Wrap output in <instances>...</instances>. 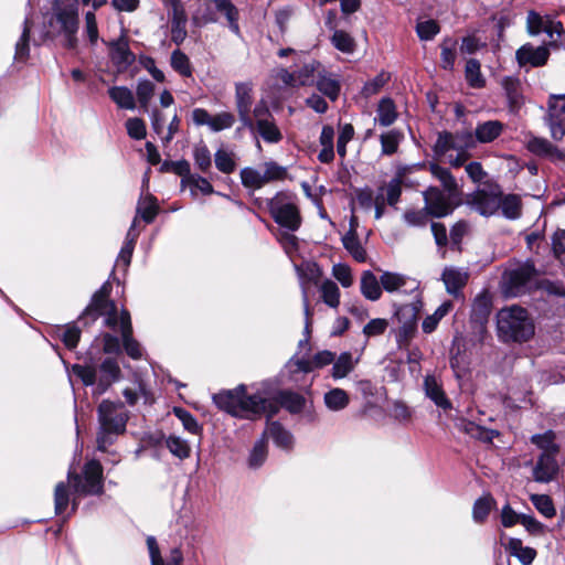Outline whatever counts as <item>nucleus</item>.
<instances>
[{
  "label": "nucleus",
  "instance_id": "37",
  "mask_svg": "<svg viewBox=\"0 0 565 565\" xmlns=\"http://www.w3.org/2000/svg\"><path fill=\"white\" fill-rule=\"evenodd\" d=\"M278 402L291 414H299L306 406V398L301 394L288 390L279 392Z\"/></svg>",
  "mask_w": 565,
  "mask_h": 565
},
{
  "label": "nucleus",
  "instance_id": "41",
  "mask_svg": "<svg viewBox=\"0 0 565 565\" xmlns=\"http://www.w3.org/2000/svg\"><path fill=\"white\" fill-rule=\"evenodd\" d=\"M111 57L120 65H130L135 61V55L131 53L128 41L120 38L111 43Z\"/></svg>",
  "mask_w": 565,
  "mask_h": 565
},
{
  "label": "nucleus",
  "instance_id": "49",
  "mask_svg": "<svg viewBox=\"0 0 565 565\" xmlns=\"http://www.w3.org/2000/svg\"><path fill=\"white\" fill-rule=\"evenodd\" d=\"M531 441L542 449V452H548V455H557L558 452V446L555 444V433L553 430L533 435Z\"/></svg>",
  "mask_w": 565,
  "mask_h": 565
},
{
  "label": "nucleus",
  "instance_id": "54",
  "mask_svg": "<svg viewBox=\"0 0 565 565\" xmlns=\"http://www.w3.org/2000/svg\"><path fill=\"white\" fill-rule=\"evenodd\" d=\"M530 500L534 508L545 518L551 519L556 514L553 500L547 494H531Z\"/></svg>",
  "mask_w": 565,
  "mask_h": 565
},
{
  "label": "nucleus",
  "instance_id": "62",
  "mask_svg": "<svg viewBox=\"0 0 565 565\" xmlns=\"http://www.w3.org/2000/svg\"><path fill=\"white\" fill-rule=\"evenodd\" d=\"M56 332L58 338L63 341L66 348H76L81 338V330L75 324L72 323L65 327H61L57 329Z\"/></svg>",
  "mask_w": 565,
  "mask_h": 565
},
{
  "label": "nucleus",
  "instance_id": "48",
  "mask_svg": "<svg viewBox=\"0 0 565 565\" xmlns=\"http://www.w3.org/2000/svg\"><path fill=\"white\" fill-rule=\"evenodd\" d=\"M500 209L507 218L515 220L521 215V200L515 194H500Z\"/></svg>",
  "mask_w": 565,
  "mask_h": 565
},
{
  "label": "nucleus",
  "instance_id": "13",
  "mask_svg": "<svg viewBox=\"0 0 565 565\" xmlns=\"http://www.w3.org/2000/svg\"><path fill=\"white\" fill-rule=\"evenodd\" d=\"M547 106L551 136L555 140H561L565 136V94L551 95Z\"/></svg>",
  "mask_w": 565,
  "mask_h": 565
},
{
  "label": "nucleus",
  "instance_id": "27",
  "mask_svg": "<svg viewBox=\"0 0 565 565\" xmlns=\"http://www.w3.org/2000/svg\"><path fill=\"white\" fill-rule=\"evenodd\" d=\"M359 360L353 358L351 352H342L337 359L334 358L331 376L334 380L347 377L355 367Z\"/></svg>",
  "mask_w": 565,
  "mask_h": 565
},
{
  "label": "nucleus",
  "instance_id": "17",
  "mask_svg": "<svg viewBox=\"0 0 565 565\" xmlns=\"http://www.w3.org/2000/svg\"><path fill=\"white\" fill-rule=\"evenodd\" d=\"M333 361L334 353L329 350H324L316 353L311 360L294 358L290 359L289 362L286 364V370H288V372L292 375H296L298 373L307 374L312 372L315 369H320L326 365H329L333 363Z\"/></svg>",
  "mask_w": 565,
  "mask_h": 565
},
{
  "label": "nucleus",
  "instance_id": "39",
  "mask_svg": "<svg viewBox=\"0 0 565 565\" xmlns=\"http://www.w3.org/2000/svg\"><path fill=\"white\" fill-rule=\"evenodd\" d=\"M30 32L31 25L29 19L24 20L23 30L15 43L14 61L18 63H25L30 55Z\"/></svg>",
  "mask_w": 565,
  "mask_h": 565
},
{
  "label": "nucleus",
  "instance_id": "40",
  "mask_svg": "<svg viewBox=\"0 0 565 565\" xmlns=\"http://www.w3.org/2000/svg\"><path fill=\"white\" fill-rule=\"evenodd\" d=\"M255 131L267 143H278L282 139V134L276 125L275 119L256 124Z\"/></svg>",
  "mask_w": 565,
  "mask_h": 565
},
{
  "label": "nucleus",
  "instance_id": "59",
  "mask_svg": "<svg viewBox=\"0 0 565 565\" xmlns=\"http://www.w3.org/2000/svg\"><path fill=\"white\" fill-rule=\"evenodd\" d=\"M173 414L182 423V426L186 431L193 435H198L201 433L202 427L199 425L198 420L190 412L181 407H174Z\"/></svg>",
  "mask_w": 565,
  "mask_h": 565
},
{
  "label": "nucleus",
  "instance_id": "9",
  "mask_svg": "<svg viewBox=\"0 0 565 565\" xmlns=\"http://www.w3.org/2000/svg\"><path fill=\"white\" fill-rule=\"evenodd\" d=\"M536 275L531 262L520 263L508 268L502 278L503 291L507 296L516 297L525 292Z\"/></svg>",
  "mask_w": 565,
  "mask_h": 565
},
{
  "label": "nucleus",
  "instance_id": "55",
  "mask_svg": "<svg viewBox=\"0 0 565 565\" xmlns=\"http://www.w3.org/2000/svg\"><path fill=\"white\" fill-rule=\"evenodd\" d=\"M331 43L337 50L345 54H351L355 50L354 39L349 33L342 30L334 31L331 38Z\"/></svg>",
  "mask_w": 565,
  "mask_h": 565
},
{
  "label": "nucleus",
  "instance_id": "34",
  "mask_svg": "<svg viewBox=\"0 0 565 565\" xmlns=\"http://www.w3.org/2000/svg\"><path fill=\"white\" fill-rule=\"evenodd\" d=\"M158 211L157 199L151 194H147L139 199L135 217H140L149 224L154 221Z\"/></svg>",
  "mask_w": 565,
  "mask_h": 565
},
{
  "label": "nucleus",
  "instance_id": "14",
  "mask_svg": "<svg viewBox=\"0 0 565 565\" xmlns=\"http://www.w3.org/2000/svg\"><path fill=\"white\" fill-rule=\"evenodd\" d=\"M170 19L171 40L180 45L186 38L188 17L180 0H164Z\"/></svg>",
  "mask_w": 565,
  "mask_h": 565
},
{
  "label": "nucleus",
  "instance_id": "36",
  "mask_svg": "<svg viewBox=\"0 0 565 565\" xmlns=\"http://www.w3.org/2000/svg\"><path fill=\"white\" fill-rule=\"evenodd\" d=\"M501 85L505 92L510 108L512 110L518 109L522 102L520 79L512 76H505L502 78Z\"/></svg>",
  "mask_w": 565,
  "mask_h": 565
},
{
  "label": "nucleus",
  "instance_id": "11",
  "mask_svg": "<svg viewBox=\"0 0 565 565\" xmlns=\"http://www.w3.org/2000/svg\"><path fill=\"white\" fill-rule=\"evenodd\" d=\"M423 194L425 209L430 216L444 217L452 213L455 209L452 199L456 195H450L437 186H429Z\"/></svg>",
  "mask_w": 565,
  "mask_h": 565
},
{
  "label": "nucleus",
  "instance_id": "3",
  "mask_svg": "<svg viewBox=\"0 0 565 565\" xmlns=\"http://www.w3.org/2000/svg\"><path fill=\"white\" fill-rule=\"evenodd\" d=\"M98 431L96 437L97 449L106 451L116 438L126 430L129 414L124 404L104 399L97 407Z\"/></svg>",
  "mask_w": 565,
  "mask_h": 565
},
{
  "label": "nucleus",
  "instance_id": "33",
  "mask_svg": "<svg viewBox=\"0 0 565 565\" xmlns=\"http://www.w3.org/2000/svg\"><path fill=\"white\" fill-rule=\"evenodd\" d=\"M316 85L318 90L330 100L334 102L338 99L341 90V84L334 75L319 74Z\"/></svg>",
  "mask_w": 565,
  "mask_h": 565
},
{
  "label": "nucleus",
  "instance_id": "42",
  "mask_svg": "<svg viewBox=\"0 0 565 565\" xmlns=\"http://www.w3.org/2000/svg\"><path fill=\"white\" fill-rule=\"evenodd\" d=\"M495 500L489 493L480 497L473 503L472 519L477 523H482L487 520L490 511L494 508Z\"/></svg>",
  "mask_w": 565,
  "mask_h": 565
},
{
  "label": "nucleus",
  "instance_id": "53",
  "mask_svg": "<svg viewBox=\"0 0 565 565\" xmlns=\"http://www.w3.org/2000/svg\"><path fill=\"white\" fill-rule=\"evenodd\" d=\"M403 139V134L396 129H392L380 137L382 153L391 156L398 149V145Z\"/></svg>",
  "mask_w": 565,
  "mask_h": 565
},
{
  "label": "nucleus",
  "instance_id": "4",
  "mask_svg": "<svg viewBox=\"0 0 565 565\" xmlns=\"http://www.w3.org/2000/svg\"><path fill=\"white\" fill-rule=\"evenodd\" d=\"M497 330L504 342H524L534 334V323L524 308L514 305L499 310Z\"/></svg>",
  "mask_w": 565,
  "mask_h": 565
},
{
  "label": "nucleus",
  "instance_id": "15",
  "mask_svg": "<svg viewBox=\"0 0 565 565\" xmlns=\"http://www.w3.org/2000/svg\"><path fill=\"white\" fill-rule=\"evenodd\" d=\"M319 65L318 62L311 61L297 71L289 72L286 68H280L277 77L288 87L310 86L315 83V74Z\"/></svg>",
  "mask_w": 565,
  "mask_h": 565
},
{
  "label": "nucleus",
  "instance_id": "58",
  "mask_svg": "<svg viewBox=\"0 0 565 565\" xmlns=\"http://www.w3.org/2000/svg\"><path fill=\"white\" fill-rule=\"evenodd\" d=\"M171 67L181 76H192V66L189 57L180 50H174L171 54Z\"/></svg>",
  "mask_w": 565,
  "mask_h": 565
},
{
  "label": "nucleus",
  "instance_id": "18",
  "mask_svg": "<svg viewBox=\"0 0 565 565\" xmlns=\"http://www.w3.org/2000/svg\"><path fill=\"white\" fill-rule=\"evenodd\" d=\"M470 202L481 215L490 216L500 210V192L497 189H481L472 194Z\"/></svg>",
  "mask_w": 565,
  "mask_h": 565
},
{
  "label": "nucleus",
  "instance_id": "25",
  "mask_svg": "<svg viewBox=\"0 0 565 565\" xmlns=\"http://www.w3.org/2000/svg\"><path fill=\"white\" fill-rule=\"evenodd\" d=\"M360 289L364 298L376 301L382 296L383 287L380 279L371 270H364L361 276Z\"/></svg>",
  "mask_w": 565,
  "mask_h": 565
},
{
  "label": "nucleus",
  "instance_id": "12",
  "mask_svg": "<svg viewBox=\"0 0 565 565\" xmlns=\"http://www.w3.org/2000/svg\"><path fill=\"white\" fill-rule=\"evenodd\" d=\"M409 303L399 305L395 308L394 317L401 324V333L408 335L415 330L417 318L423 309L422 292L412 294Z\"/></svg>",
  "mask_w": 565,
  "mask_h": 565
},
{
  "label": "nucleus",
  "instance_id": "24",
  "mask_svg": "<svg viewBox=\"0 0 565 565\" xmlns=\"http://www.w3.org/2000/svg\"><path fill=\"white\" fill-rule=\"evenodd\" d=\"M122 395L130 406H135L139 399H142L145 404H151L153 402L150 388L139 376L135 377L132 386L124 388Z\"/></svg>",
  "mask_w": 565,
  "mask_h": 565
},
{
  "label": "nucleus",
  "instance_id": "30",
  "mask_svg": "<svg viewBox=\"0 0 565 565\" xmlns=\"http://www.w3.org/2000/svg\"><path fill=\"white\" fill-rule=\"evenodd\" d=\"M507 551L523 565H530L536 557V551L530 546H523L522 541L516 537L509 540Z\"/></svg>",
  "mask_w": 565,
  "mask_h": 565
},
{
  "label": "nucleus",
  "instance_id": "56",
  "mask_svg": "<svg viewBox=\"0 0 565 565\" xmlns=\"http://www.w3.org/2000/svg\"><path fill=\"white\" fill-rule=\"evenodd\" d=\"M193 159L195 166L202 171L207 172L212 166L211 152L204 142H199L193 148Z\"/></svg>",
  "mask_w": 565,
  "mask_h": 565
},
{
  "label": "nucleus",
  "instance_id": "2",
  "mask_svg": "<svg viewBox=\"0 0 565 565\" xmlns=\"http://www.w3.org/2000/svg\"><path fill=\"white\" fill-rule=\"evenodd\" d=\"M46 36L63 35V44L67 49L77 46L78 1L63 0L57 2L44 18Z\"/></svg>",
  "mask_w": 565,
  "mask_h": 565
},
{
  "label": "nucleus",
  "instance_id": "45",
  "mask_svg": "<svg viewBox=\"0 0 565 565\" xmlns=\"http://www.w3.org/2000/svg\"><path fill=\"white\" fill-rule=\"evenodd\" d=\"M166 447L168 450L173 455L174 457L179 458L180 460L186 459L190 457L191 454V447L189 443L177 436V435H169L164 440Z\"/></svg>",
  "mask_w": 565,
  "mask_h": 565
},
{
  "label": "nucleus",
  "instance_id": "51",
  "mask_svg": "<svg viewBox=\"0 0 565 565\" xmlns=\"http://www.w3.org/2000/svg\"><path fill=\"white\" fill-rule=\"evenodd\" d=\"M321 298L330 308H338L340 305V290L338 285L327 279L320 286Z\"/></svg>",
  "mask_w": 565,
  "mask_h": 565
},
{
  "label": "nucleus",
  "instance_id": "35",
  "mask_svg": "<svg viewBox=\"0 0 565 565\" xmlns=\"http://www.w3.org/2000/svg\"><path fill=\"white\" fill-rule=\"evenodd\" d=\"M429 170L433 177L436 178L441 183L446 192H448L450 195H458L457 181L448 169L437 163H430Z\"/></svg>",
  "mask_w": 565,
  "mask_h": 565
},
{
  "label": "nucleus",
  "instance_id": "19",
  "mask_svg": "<svg viewBox=\"0 0 565 565\" xmlns=\"http://www.w3.org/2000/svg\"><path fill=\"white\" fill-rule=\"evenodd\" d=\"M548 56L550 52L545 46L541 45L535 47L530 43L522 45L515 53L520 66H542L546 63Z\"/></svg>",
  "mask_w": 565,
  "mask_h": 565
},
{
  "label": "nucleus",
  "instance_id": "32",
  "mask_svg": "<svg viewBox=\"0 0 565 565\" xmlns=\"http://www.w3.org/2000/svg\"><path fill=\"white\" fill-rule=\"evenodd\" d=\"M527 149L536 156L548 157L552 159L562 158V152L554 147L547 139L533 137L527 141Z\"/></svg>",
  "mask_w": 565,
  "mask_h": 565
},
{
  "label": "nucleus",
  "instance_id": "6",
  "mask_svg": "<svg viewBox=\"0 0 565 565\" xmlns=\"http://www.w3.org/2000/svg\"><path fill=\"white\" fill-rule=\"evenodd\" d=\"M110 289V284L105 282L99 290L94 294L90 303L85 309L81 319L87 323L88 320L93 322L98 317H104V324L106 327L121 333V319L124 318V313L128 311L122 309L118 312L115 302L108 299Z\"/></svg>",
  "mask_w": 565,
  "mask_h": 565
},
{
  "label": "nucleus",
  "instance_id": "5",
  "mask_svg": "<svg viewBox=\"0 0 565 565\" xmlns=\"http://www.w3.org/2000/svg\"><path fill=\"white\" fill-rule=\"evenodd\" d=\"M72 370L84 385H95V393L98 395L105 393L121 375L119 364L114 358H106L98 367L93 364H74Z\"/></svg>",
  "mask_w": 565,
  "mask_h": 565
},
{
  "label": "nucleus",
  "instance_id": "22",
  "mask_svg": "<svg viewBox=\"0 0 565 565\" xmlns=\"http://www.w3.org/2000/svg\"><path fill=\"white\" fill-rule=\"evenodd\" d=\"M121 340L122 348L127 355L132 360H141L143 356V349L141 344L132 337V326L130 313L125 312L121 319Z\"/></svg>",
  "mask_w": 565,
  "mask_h": 565
},
{
  "label": "nucleus",
  "instance_id": "10",
  "mask_svg": "<svg viewBox=\"0 0 565 565\" xmlns=\"http://www.w3.org/2000/svg\"><path fill=\"white\" fill-rule=\"evenodd\" d=\"M527 31L531 35L545 33L550 45H557V42L564 33L563 24L550 17H542L535 11H530L526 18Z\"/></svg>",
  "mask_w": 565,
  "mask_h": 565
},
{
  "label": "nucleus",
  "instance_id": "57",
  "mask_svg": "<svg viewBox=\"0 0 565 565\" xmlns=\"http://www.w3.org/2000/svg\"><path fill=\"white\" fill-rule=\"evenodd\" d=\"M441 54V67L447 71H451L456 61V41L452 39H445L440 44Z\"/></svg>",
  "mask_w": 565,
  "mask_h": 565
},
{
  "label": "nucleus",
  "instance_id": "16",
  "mask_svg": "<svg viewBox=\"0 0 565 565\" xmlns=\"http://www.w3.org/2000/svg\"><path fill=\"white\" fill-rule=\"evenodd\" d=\"M381 285L386 292H401L412 295L419 290V281L393 271H383L380 277Z\"/></svg>",
  "mask_w": 565,
  "mask_h": 565
},
{
  "label": "nucleus",
  "instance_id": "21",
  "mask_svg": "<svg viewBox=\"0 0 565 565\" xmlns=\"http://www.w3.org/2000/svg\"><path fill=\"white\" fill-rule=\"evenodd\" d=\"M425 396L429 398L437 407L443 411L452 408V404L447 397L443 384L434 375H426L424 379Z\"/></svg>",
  "mask_w": 565,
  "mask_h": 565
},
{
  "label": "nucleus",
  "instance_id": "64",
  "mask_svg": "<svg viewBox=\"0 0 565 565\" xmlns=\"http://www.w3.org/2000/svg\"><path fill=\"white\" fill-rule=\"evenodd\" d=\"M242 184L246 188L260 189L266 184L263 173L253 168H244L241 170Z\"/></svg>",
  "mask_w": 565,
  "mask_h": 565
},
{
  "label": "nucleus",
  "instance_id": "43",
  "mask_svg": "<svg viewBox=\"0 0 565 565\" xmlns=\"http://www.w3.org/2000/svg\"><path fill=\"white\" fill-rule=\"evenodd\" d=\"M154 89H156L154 84L147 78H140L137 83V87H136L137 100L140 105V108L146 113L149 111V104L154 95Z\"/></svg>",
  "mask_w": 565,
  "mask_h": 565
},
{
  "label": "nucleus",
  "instance_id": "31",
  "mask_svg": "<svg viewBox=\"0 0 565 565\" xmlns=\"http://www.w3.org/2000/svg\"><path fill=\"white\" fill-rule=\"evenodd\" d=\"M503 130V124L498 120H489L476 127V139L478 142L488 143L497 139Z\"/></svg>",
  "mask_w": 565,
  "mask_h": 565
},
{
  "label": "nucleus",
  "instance_id": "60",
  "mask_svg": "<svg viewBox=\"0 0 565 565\" xmlns=\"http://www.w3.org/2000/svg\"><path fill=\"white\" fill-rule=\"evenodd\" d=\"M267 454V441L265 440V438L262 437L255 443L250 451L248 458L249 467L254 469L259 468L265 462Z\"/></svg>",
  "mask_w": 565,
  "mask_h": 565
},
{
  "label": "nucleus",
  "instance_id": "44",
  "mask_svg": "<svg viewBox=\"0 0 565 565\" xmlns=\"http://www.w3.org/2000/svg\"><path fill=\"white\" fill-rule=\"evenodd\" d=\"M342 243H343L344 248L352 255V257L355 260H358L360 263L365 262L366 252L363 248V246L361 245V243L356 236L355 230L349 231L342 237Z\"/></svg>",
  "mask_w": 565,
  "mask_h": 565
},
{
  "label": "nucleus",
  "instance_id": "38",
  "mask_svg": "<svg viewBox=\"0 0 565 565\" xmlns=\"http://www.w3.org/2000/svg\"><path fill=\"white\" fill-rule=\"evenodd\" d=\"M397 119V111L394 102L384 97L380 100L376 109L375 120L383 127H388Z\"/></svg>",
  "mask_w": 565,
  "mask_h": 565
},
{
  "label": "nucleus",
  "instance_id": "46",
  "mask_svg": "<svg viewBox=\"0 0 565 565\" xmlns=\"http://www.w3.org/2000/svg\"><path fill=\"white\" fill-rule=\"evenodd\" d=\"M253 103V85L249 82H241L235 85L236 109H250Z\"/></svg>",
  "mask_w": 565,
  "mask_h": 565
},
{
  "label": "nucleus",
  "instance_id": "26",
  "mask_svg": "<svg viewBox=\"0 0 565 565\" xmlns=\"http://www.w3.org/2000/svg\"><path fill=\"white\" fill-rule=\"evenodd\" d=\"M441 279L446 286V290L450 295H457L466 285L468 275L459 268L446 267L443 271Z\"/></svg>",
  "mask_w": 565,
  "mask_h": 565
},
{
  "label": "nucleus",
  "instance_id": "50",
  "mask_svg": "<svg viewBox=\"0 0 565 565\" xmlns=\"http://www.w3.org/2000/svg\"><path fill=\"white\" fill-rule=\"evenodd\" d=\"M214 4H215V8L217 9V11L223 13L226 17V19L230 23V29L234 33H238L239 32V26L237 23L238 11L233 6L231 0H214Z\"/></svg>",
  "mask_w": 565,
  "mask_h": 565
},
{
  "label": "nucleus",
  "instance_id": "1",
  "mask_svg": "<svg viewBox=\"0 0 565 565\" xmlns=\"http://www.w3.org/2000/svg\"><path fill=\"white\" fill-rule=\"evenodd\" d=\"M212 398L217 408L235 417L247 418L250 415H271L276 412L274 402L265 393L258 391L247 394L244 384L216 393Z\"/></svg>",
  "mask_w": 565,
  "mask_h": 565
},
{
  "label": "nucleus",
  "instance_id": "7",
  "mask_svg": "<svg viewBox=\"0 0 565 565\" xmlns=\"http://www.w3.org/2000/svg\"><path fill=\"white\" fill-rule=\"evenodd\" d=\"M274 221L281 227L295 232L300 227L301 216L298 207V198L289 191H280L267 203Z\"/></svg>",
  "mask_w": 565,
  "mask_h": 565
},
{
  "label": "nucleus",
  "instance_id": "29",
  "mask_svg": "<svg viewBox=\"0 0 565 565\" xmlns=\"http://www.w3.org/2000/svg\"><path fill=\"white\" fill-rule=\"evenodd\" d=\"M323 403L329 411L341 412L350 404V396L344 390L334 387L324 393Z\"/></svg>",
  "mask_w": 565,
  "mask_h": 565
},
{
  "label": "nucleus",
  "instance_id": "8",
  "mask_svg": "<svg viewBox=\"0 0 565 565\" xmlns=\"http://www.w3.org/2000/svg\"><path fill=\"white\" fill-rule=\"evenodd\" d=\"M67 480L78 495L100 494L104 489L103 467L99 461L90 460L84 466L82 475L68 471Z\"/></svg>",
  "mask_w": 565,
  "mask_h": 565
},
{
  "label": "nucleus",
  "instance_id": "61",
  "mask_svg": "<svg viewBox=\"0 0 565 565\" xmlns=\"http://www.w3.org/2000/svg\"><path fill=\"white\" fill-rule=\"evenodd\" d=\"M440 32V26L436 20L428 19L418 21L416 33L422 41H430Z\"/></svg>",
  "mask_w": 565,
  "mask_h": 565
},
{
  "label": "nucleus",
  "instance_id": "47",
  "mask_svg": "<svg viewBox=\"0 0 565 565\" xmlns=\"http://www.w3.org/2000/svg\"><path fill=\"white\" fill-rule=\"evenodd\" d=\"M452 303L451 301L443 302L433 315L427 316L423 323L422 329L425 333H431L436 330L440 320L451 310Z\"/></svg>",
  "mask_w": 565,
  "mask_h": 565
},
{
  "label": "nucleus",
  "instance_id": "63",
  "mask_svg": "<svg viewBox=\"0 0 565 565\" xmlns=\"http://www.w3.org/2000/svg\"><path fill=\"white\" fill-rule=\"evenodd\" d=\"M456 145L451 132H439L434 145V153L436 157H445L450 150H455Z\"/></svg>",
  "mask_w": 565,
  "mask_h": 565
},
{
  "label": "nucleus",
  "instance_id": "20",
  "mask_svg": "<svg viewBox=\"0 0 565 565\" xmlns=\"http://www.w3.org/2000/svg\"><path fill=\"white\" fill-rule=\"evenodd\" d=\"M556 455H548V452H542L537 458L532 473L533 479L536 482L547 483L552 481L558 472V463Z\"/></svg>",
  "mask_w": 565,
  "mask_h": 565
},
{
  "label": "nucleus",
  "instance_id": "28",
  "mask_svg": "<svg viewBox=\"0 0 565 565\" xmlns=\"http://www.w3.org/2000/svg\"><path fill=\"white\" fill-rule=\"evenodd\" d=\"M109 98L121 109L135 110L136 98L130 88L126 86H113L108 89Z\"/></svg>",
  "mask_w": 565,
  "mask_h": 565
},
{
  "label": "nucleus",
  "instance_id": "23",
  "mask_svg": "<svg viewBox=\"0 0 565 565\" xmlns=\"http://www.w3.org/2000/svg\"><path fill=\"white\" fill-rule=\"evenodd\" d=\"M262 437L265 438L266 441L271 439L278 448L284 450H290L294 447L292 434L278 422L267 424Z\"/></svg>",
  "mask_w": 565,
  "mask_h": 565
},
{
  "label": "nucleus",
  "instance_id": "52",
  "mask_svg": "<svg viewBox=\"0 0 565 565\" xmlns=\"http://www.w3.org/2000/svg\"><path fill=\"white\" fill-rule=\"evenodd\" d=\"M466 79L473 88H481L484 86L486 81L480 71V63L476 58H470L466 64Z\"/></svg>",
  "mask_w": 565,
  "mask_h": 565
}]
</instances>
